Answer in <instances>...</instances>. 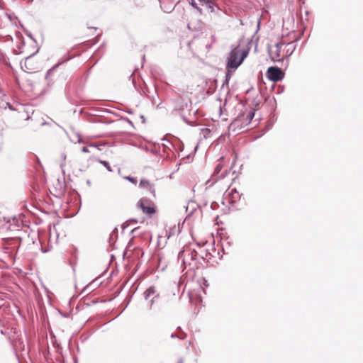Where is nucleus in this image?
<instances>
[{"label": "nucleus", "mask_w": 363, "mask_h": 363, "mask_svg": "<svg viewBox=\"0 0 363 363\" xmlns=\"http://www.w3.org/2000/svg\"><path fill=\"white\" fill-rule=\"evenodd\" d=\"M224 165H225V162H224L223 158L221 157L218 160V162L216 167H215L213 174H219L220 172L221 169L223 168Z\"/></svg>", "instance_id": "0eeeda50"}, {"label": "nucleus", "mask_w": 363, "mask_h": 363, "mask_svg": "<svg viewBox=\"0 0 363 363\" xmlns=\"http://www.w3.org/2000/svg\"><path fill=\"white\" fill-rule=\"evenodd\" d=\"M137 207L149 218H152L157 211L155 202L146 197L141 198L138 201Z\"/></svg>", "instance_id": "7ed1b4c3"}, {"label": "nucleus", "mask_w": 363, "mask_h": 363, "mask_svg": "<svg viewBox=\"0 0 363 363\" xmlns=\"http://www.w3.org/2000/svg\"><path fill=\"white\" fill-rule=\"evenodd\" d=\"M254 116V112L252 111H250L247 113V118H248L249 120H252V118H253Z\"/></svg>", "instance_id": "9b49d317"}, {"label": "nucleus", "mask_w": 363, "mask_h": 363, "mask_svg": "<svg viewBox=\"0 0 363 363\" xmlns=\"http://www.w3.org/2000/svg\"><path fill=\"white\" fill-rule=\"evenodd\" d=\"M97 147L95 146V145H90L88 147H83L82 149V151L84 152H89L90 150H89V148H93V149H95Z\"/></svg>", "instance_id": "1a4fd4ad"}, {"label": "nucleus", "mask_w": 363, "mask_h": 363, "mask_svg": "<svg viewBox=\"0 0 363 363\" xmlns=\"http://www.w3.org/2000/svg\"><path fill=\"white\" fill-rule=\"evenodd\" d=\"M127 179L135 184L137 183V179L135 178L128 177Z\"/></svg>", "instance_id": "f8f14e48"}, {"label": "nucleus", "mask_w": 363, "mask_h": 363, "mask_svg": "<svg viewBox=\"0 0 363 363\" xmlns=\"http://www.w3.org/2000/svg\"><path fill=\"white\" fill-rule=\"evenodd\" d=\"M199 1L206 4H211V2H212V0H199Z\"/></svg>", "instance_id": "ddd939ff"}, {"label": "nucleus", "mask_w": 363, "mask_h": 363, "mask_svg": "<svg viewBox=\"0 0 363 363\" xmlns=\"http://www.w3.org/2000/svg\"><path fill=\"white\" fill-rule=\"evenodd\" d=\"M267 77L270 81L277 82L284 79V73L277 67H270L267 71Z\"/></svg>", "instance_id": "20e7f679"}, {"label": "nucleus", "mask_w": 363, "mask_h": 363, "mask_svg": "<svg viewBox=\"0 0 363 363\" xmlns=\"http://www.w3.org/2000/svg\"><path fill=\"white\" fill-rule=\"evenodd\" d=\"M99 162L102 164L109 172H111V167L109 164L106 161L99 160Z\"/></svg>", "instance_id": "9d476101"}, {"label": "nucleus", "mask_w": 363, "mask_h": 363, "mask_svg": "<svg viewBox=\"0 0 363 363\" xmlns=\"http://www.w3.org/2000/svg\"><path fill=\"white\" fill-rule=\"evenodd\" d=\"M286 47H291V48H293L294 45L291 43H286L283 40H280L279 42L270 45L269 48V53L272 60L274 62H279L285 57L291 55L292 50L289 52L290 48H289L286 51L285 48Z\"/></svg>", "instance_id": "f257e3e1"}, {"label": "nucleus", "mask_w": 363, "mask_h": 363, "mask_svg": "<svg viewBox=\"0 0 363 363\" xmlns=\"http://www.w3.org/2000/svg\"><path fill=\"white\" fill-rule=\"evenodd\" d=\"M155 293V289L154 287L148 288L144 293L145 298L147 299L150 296L153 295Z\"/></svg>", "instance_id": "6e6552de"}, {"label": "nucleus", "mask_w": 363, "mask_h": 363, "mask_svg": "<svg viewBox=\"0 0 363 363\" xmlns=\"http://www.w3.org/2000/svg\"><path fill=\"white\" fill-rule=\"evenodd\" d=\"M233 191H234L235 194H238V192H237L236 189L233 190V191H232V193H233Z\"/></svg>", "instance_id": "2eb2a0df"}, {"label": "nucleus", "mask_w": 363, "mask_h": 363, "mask_svg": "<svg viewBox=\"0 0 363 363\" xmlns=\"http://www.w3.org/2000/svg\"><path fill=\"white\" fill-rule=\"evenodd\" d=\"M247 54V50L242 48L240 46H237L229 54L227 67L232 69H237L242 64Z\"/></svg>", "instance_id": "f03ea898"}, {"label": "nucleus", "mask_w": 363, "mask_h": 363, "mask_svg": "<svg viewBox=\"0 0 363 363\" xmlns=\"http://www.w3.org/2000/svg\"><path fill=\"white\" fill-rule=\"evenodd\" d=\"M139 186L142 189H147L153 195V196H155V185L147 179H142L139 184Z\"/></svg>", "instance_id": "423d86ee"}, {"label": "nucleus", "mask_w": 363, "mask_h": 363, "mask_svg": "<svg viewBox=\"0 0 363 363\" xmlns=\"http://www.w3.org/2000/svg\"><path fill=\"white\" fill-rule=\"evenodd\" d=\"M31 62V57H28L25 60V66L26 67L27 64H30Z\"/></svg>", "instance_id": "4468645a"}, {"label": "nucleus", "mask_w": 363, "mask_h": 363, "mask_svg": "<svg viewBox=\"0 0 363 363\" xmlns=\"http://www.w3.org/2000/svg\"><path fill=\"white\" fill-rule=\"evenodd\" d=\"M179 259H181L184 264L188 263L190 264L189 260H195L197 258V252L191 250L189 248L184 250L179 255Z\"/></svg>", "instance_id": "39448f33"}]
</instances>
